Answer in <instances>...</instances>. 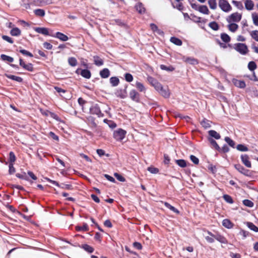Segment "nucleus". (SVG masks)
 <instances>
[{"mask_svg":"<svg viewBox=\"0 0 258 258\" xmlns=\"http://www.w3.org/2000/svg\"><path fill=\"white\" fill-rule=\"evenodd\" d=\"M238 25L236 23H228L227 28L232 33H235L238 29Z\"/></svg>","mask_w":258,"mask_h":258,"instance_id":"nucleus-8","label":"nucleus"},{"mask_svg":"<svg viewBox=\"0 0 258 258\" xmlns=\"http://www.w3.org/2000/svg\"><path fill=\"white\" fill-rule=\"evenodd\" d=\"M148 170L152 174H157L159 172V169L157 168L150 166L148 168Z\"/></svg>","mask_w":258,"mask_h":258,"instance_id":"nucleus-39","label":"nucleus"},{"mask_svg":"<svg viewBox=\"0 0 258 258\" xmlns=\"http://www.w3.org/2000/svg\"><path fill=\"white\" fill-rule=\"evenodd\" d=\"M230 256L231 258H241V255L239 253L231 252L230 253Z\"/></svg>","mask_w":258,"mask_h":258,"instance_id":"nucleus-63","label":"nucleus"},{"mask_svg":"<svg viewBox=\"0 0 258 258\" xmlns=\"http://www.w3.org/2000/svg\"><path fill=\"white\" fill-rule=\"evenodd\" d=\"M225 141L229 144V146L233 147L235 145V143L233 141H232L230 138L229 137H226L225 138Z\"/></svg>","mask_w":258,"mask_h":258,"instance_id":"nucleus-49","label":"nucleus"},{"mask_svg":"<svg viewBox=\"0 0 258 258\" xmlns=\"http://www.w3.org/2000/svg\"><path fill=\"white\" fill-rule=\"evenodd\" d=\"M5 76L8 78L10 79L11 80H13L15 81L18 82H21L22 81V79L21 77H18V76H14V75H9V74H6Z\"/></svg>","mask_w":258,"mask_h":258,"instance_id":"nucleus-20","label":"nucleus"},{"mask_svg":"<svg viewBox=\"0 0 258 258\" xmlns=\"http://www.w3.org/2000/svg\"><path fill=\"white\" fill-rule=\"evenodd\" d=\"M10 34L13 36H18L21 34V30L17 27H14L10 31Z\"/></svg>","mask_w":258,"mask_h":258,"instance_id":"nucleus-18","label":"nucleus"},{"mask_svg":"<svg viewBox=\"0 0 258 258\" xmlns=\"http://www.w3.org/2000/svg\"><path fill=\"white\" fill-rule=\"evenodd\" d=\"M190 159L191 161L194 163L195 164H198L199 163V159L194 155H191L190 156Z\"/></svg>","mask_w":258,"mask_h":258,"instance_id":"nucleus-55","label":"nucleus"},{"mask_svg":"<svg viewBox=\"0 0 258 258\" xmlns=\"http://www.w3.org/2000/svg\"><path fill=\"white\" fill-rule=\"evenodd\" d=\"M147 79L149 83L153 86L157 91H159V89L162 88V85L153 78L149 77Z\"/></svg>","mask_w":258,"mask_h":258,"instance_id":"nucleus-5","label":"nucleus"},{"mask_svg":"<svg viewBox=\"0 0 258 258\" xmlns=\"http://www.w3.org/2000/svg\"><path fill=\"white\" fill-rule=\"evenodd\" d=\"M34 30L37 33L42 34L45 35H49L48 29L44 27H35L34 28Z\"/></svg>","mask_w":258,"mask_h":258,"instance_id":"nucleus-10","label":"nucleus"},{"mask_svg":"<svg viewBox=\"0 0 258 258\" xmlns=\"http://www.w3.org/2000/svg\"><path fill=\"white\" fill-rule=\"evenodd\" d=\"M136 9L139 12V13L142 14L145 12V9L143 7V6L141 4H138L136 6Z\"/></svg>","mask_w":258,"mask_h":258,"instance_id":"nucleus-40","label":"nucleus"},{"mask_svg":"<svg viewBox=\"0 0 258 258\" xmlns=\"http://www.w3.org/2000/svg\"><path fill=\"white\" fill-rule=\"evenodd\" d=\"M35 14L37 16L43 17L45 15V11L42 9H36L34 11Z\"/></svg>","mask_w":258,"mask_h":258,"instance_id":"nucleus-31","label":"nucleus"},{"mask_svg":"<svg viewBox=\"0 0 258 258\" xmlns=\"http://www.w3.org/2000/svg\"><path fill=\"white\" fill-rule=\"evenodd\" d=\"M236 148L238 150L240 151L246 152L248 151L247 147L242 144L238 145L237 146Z\"/></svg>","mask_w":258,"mask_h":258,"instance_id":"nucleus-38","label":"nucleus"},{"mask_svg":"<svg viewBox=\"0 0 258 258\" xmlns=\"http://www.w3.org/2000/svg\"><path fill=\"white\" fill-rule=\"evenodd\" d=\"M209 134L216 139H219L220 138V134L215 131L211 130L209 131Z\"/></svg>","mask_w":258,"mask_h":258,"instance_id":"nucleus-22","label":"nucleus"},{"mask_svg":"<svg viewBox=\"0 0 258 258\" xmlns=\"http://www.w3.org/2000/svg\"><path fill=\"white\" fill-rule=\"evenodd\" d=\"M248 68L250 71H253L256 69V65L254 61H250L248 64Z\"/></svg>","mask_w":258,"mask_h":258,"instance_id":"nucleus-45","label":"nucleus"},{"mask_svg":"<svg viewBox=\"0 0 258 258\" xmlns=\"http://www.w3.org/2000/svg\"><path fill=\"white\" fill-rule=\"evenodd\" d=\"M247 226L250 230L256 232H258V227L254 225L253 223L251 222H247Z\"/></svg>","mask_w":258,"mask_h":258,"instance_id":"nucleus-32","label":"nucleus"},{"mask_svg":"<svg viewBox=\"0 0 258 258\" xmlns=\"http://www.w3.org/2000/svg\"><path fill=\"white\" fill-rule=\"evenodd\" d=\"M208 233H209V234H210L212 237H210V236H206V237H205V238H206V240H207L208 242H210V243H213V242H214V238H213V237H215H215H216V236H214V235L212 233H211V232H208Z\"/></svg>","mask_w":258,"mask_h":258,"instance_id":"nucleus-44","label":"nucleus"},{"mask_svg":"<svg viewBox=\"0 0 258 258\" xmlns=\"http://www.w3.org/2000/svg\"><path fill=\"white\" fill-rule=\"evenodd\" d=\"M241 159L242 163L248 168H250L251 166V163L249 161L248 156L247 155H242Z\"/></svg>","mask_w":258,"mask_h":258,"instance_id":"nucleus-9","label":"nucleus"},{"mask_svg":"<svg viewBox=\"0 0 258 258\" xmlns=\"http://www.w3.org/2000/svg\"><path fill=\"white\" fill-rule=\"evenodd\" d=\"M13 164H9V173L11 174L14 173L15 172V169L14 167Z\"/></svg>","mask_w":258,"mask_h":258,"instance_id":"nucleus-64","label":"nucleus"},{"mask_svg":"<svg viewBox=\"0 0 258 258\" xmlns=\"http://www.w3.org/2000/svg\"><path fill=\"white\" fill-rule=\"evenodd\" d=\"M208 4L212 10H216L217 7L216 0H208Z\"/></svg>","mask_w":258,"mask_h":258,"instance_id":"nucleus-19","label":"nucleus"},{"mask_svg":"<svg viewBox=\"0 0 258 258\" xmlns=\"http://www.w3.org/2000/svg\"><path fill=\"white\" fill-rule=\"evenodd\" d=\"M101 77L103 78H108L110 75V72L108 69H104L100 72Z\"/></svg>","mask_w":258,"mask_h":258,"instance_id":"nucleus-21","label":"nucleus"},{"mask_svg":"<svg viewBox=\"0 0 258 258\" xmlns=\"http://www.w3.org/2000/svg\"><path fill=\"white\" fill-rule=\"evenodd\" d=\"M202 126L205 128H208L210 127V123L208 120H203L201 122Z\"/></svg>","mask_w":258,"mask_h":258,"instance_id":"nucleus-54","label":"nucleus"},{"mask_svg":"<svg viewBox=\"0 0 258 258\" xmlns=\"http://www.w3.org/2000/svg\"><path fill=\"white\" fill-rule=\"evenodd\" d=\"M136 87L140 92H145L146 91V88L144 85L139 82H136Z\"/></svg>","mask_w":258,"mask_h":258,"instance_id":"nucleus-26","label":"nucleus"},{"mask_svg":"<svg viewBox=\"0 0 258 258\" xmlns=\"http://www.w3.org/2000/svg\"><path fill=\"white\" fill-rule=\"evenodd\" d=\"M94 63L97 66H102L103 64V61L102 59H101L98 56H94Z\"/></svg>","mask_w":258,"mask_h":258,"instance_id":"nucleus-30","label":"nucleus"},{"mask_svg":"<svg viewBox=\"0 0 258 258\" xmlns=\"http://www.w3.org/2000/svg\"><path fill=\"white\" fill-rule=\"evenodd\" d=\"M164 205L167 208H168L169 209H170V210L172 211L173 212L175 213H177V214H178L179 213V211L176 209V208H175L174 207H173L172 206L170 205L169 204L167 203H164Z\"/></svg>","mask_w":258,"mask_h":258,"instance_id":"nucleus-36","label":"nucleus"},{"mask_svg":"<svg viewBox=\"0 0 258 258\" xmlns=\"http://www.w3.org/2000/svg\"><path fill=\"white\" fill-rule=\"evenodd\" d=\"M243 204L248 207H252L253 206V203L250 200H244L243 201Z\"/></svg>","mask_w":258,"mask_h":258,"instance_id":"nucleus-46","label":"nucleus"},{"mask_svg":"<svg viewBox=\"0 0 258 258\" xmlns=\"http://www.w3.org/2000/svg\"><path fill=\"white\" fill-rule=\"evenodd\" d=\"M55 37L62 41H67L69 39L67 35L60 32H57L55 34Z\"/></svg>","mask_w":258,"mask_h":258,"instance_id":"nucleus-17","label":"nucleus"},{"mask_svg":"<svg viewBox=\"0 0 258 258\" xmlns=\"http://www.w3.org/2000/svg\"><path fill=\"white\" fill-rule=\"evenodd\" d=\"M170 41L176 45L180 46L182 44L181 41L179 39L176 37H171L170 38Z\"/></svg>","mask_w":258,"mask_h":258,"instance_id":"nucleus-29","label":"nucleus"},{"mask_svg":"<svg viewBox=\"0 0 258 258\" xmlns=\"http://www.w3.org/2000/svg\"><path fill=\"white\" fill-rule=\"evenodd\" d=\"M150 27H151V29L153 31L156 32L158 34H160V35H162L163 34V32L162 31H161L160 30L158 29L157 26L156 25H155L154 24H151Z\"/></svg>","mask_w":258,"mask_h":258,"instance_id":"nucleus-28","label":"nucleus"},{"mask_svg":"<svg viewBox=\"0 0 258 258\" xmlns=\"http://www.w3.org/2000/svg\"><path fill=\"white\" fill-rule=\"evenodd\" d=\"M232 82H233V83L234 84V85L236 87H237L240 88H244L245 87L246 85H245V83L244 81L236 80V79H234V80H233Z\"/></svg>","mask_w":258,"mask_h":258,"instance_id":"nucleus-11","label":"nucleus"},{"mask_svg":"<svg viewBox=\"0 0 258 258\" xmlns=\"http://www.w3.org/2000/svg\"><path fill=\"white\" fill-rule=\"evenodd\" d=\"M125 79L127 82H131L133 80V77L131 74L126 73L125 75Z\"/></svg>","mask_w":258,"mask_h":258,"instance_id":"nucleus-50","label":"nucleus"},{"mask_svg":"<svg viewBox=\"0 0 258 258\" xmlns=\"http://www.w3.org/2000/svg\"><path fill=\"white\" fill-rule=\"evenodd\" d=\"M210 142L211 143V144L216 148V149H218L219 148V146L218 145L217 143H216V142L215 141H214L213 139H209Z\"/></svg>","mask_w":258,"mask_h":258,"instance_id":"nucleus-58","label":"nucleus"},{"mask_svg":"<svg viewBox=\"0 0 258 258\" xmlns=\"http://www.w3.org/2000/svg\"><path fill=\"white\" fill-rule=\"evenodd\" d=\"M185 61L191 64H195L198 63L197 60L196 59L190 57L186 58Z\"/></svg>","mask_w":258,"mask_h":258,"instance_id":"nucleus-41","label":"nucleus"},{"mask_svg":"<svg viewBox=\"0 0 258 258\" xmlns=\"http://www.w3.org/2000/svg\"><path fill=\"white\" fill-rule=\"evenodd\" d=\"M2 38L4 40L7 41V42H9L10 43H13V41L12 39V38L11 37L8 36L3 35L2 36Z\"/></svg>","mask_w":258,"mask_h":258,"instance_id":"nucleus-57","label":"nucleus"},{"mask_svg":"<svg viewBox=\"0 0 258 258\" xmlns=\"http://www.w3.org/2000/svg\"><path fill=\"white\" fill-rule=\"evenodd\" d=\"M114 176L117 178V180H118L120 181L123 182L125 181V179L123 177H122L121 175L115 173L114 174Z\"/></svg>","mask_w":258,"mask_h":258,"instance_id":"nucleus-53","label":"nucleus"},{"mask_svg":"<svg viewBox=\"0 0 258 258\" xmlns=\"http://www.w3.org/2000/svg\"><path fill=\"white\" fill-rule=\"evenodd\" d=\"M210 27L214 30H217L219 29V26L216 22H213L209 24Z\"/></svg>","mask_w":258,"mask_h":258,"instance_id":"nucleus-43","label":"nucleus"},{"mask_svg":"<svg viewBox=\"0 0 258 258\" xmlns=\"http://www.w3.org/2000/svg\"><path fill=\"white\" fill-rule=\"evenodd\" d=\"M234 48L236 51L243 55L246 54L248 51L247 46L244 43H236L234 45Z\"/></svg>","mask_w":258,"mask_h":258,"instance_id":"nucleus-4","label":"nucleus"},{"mask_svg":"<svg viewBox=\"0 0 258 258\" xmlns=\"http://www.w3.org/2000/svg\"><path fill=\"white\" fill-rule=\"evenodd\" d=\"M251 16L253 25L258 27V13L256 12H252Z\"/></svg>","mask_w":258,"mask_h":258,"instance_id":"nucleus-16","label":"nucleus"},{"mask_svg":"<svg viewBox=\"0 0 258 258\" xmlns=\"http://www.w3.org/2000/svg\"><path fill=\"white\" fill-rule=\"evenodd\" d=\"M43 46L45 48L48 50L51 49L52 48V45L50 43L46 42L43 43Z\"/></svg>","mask_w":258,"mask_h":258,"instance_id":"nucleus-61","label":"nucleus"},{"mask_svg":"<svg viewBox=\"0 0 258 258\" xmlns=\"http://www.w3.org/2000/svg\"><path fill=\"white\" fill-rule=\"evenodd\" d=\"M81 74L83 77L87 79H89L91 77L90 72L87 70H82Z\"/></svg>","mask_w":258,"mask_h":258,"instance_id":"nucleus-25","label":"nucleus"},{"mask_svg":"<svg viewBox=\"0 0 258 258\" xmlns=\"http://www.w3.org/2000/svg\"><path fill=\"white\" fill-rule=\"evenodd\" d=\"M242 19V14L236 12L229 15L226 18L227 23H238L241 21Z\"/></svg>","mask_w":258,"mask_h":258,"instance_id":"nucleus-2","label":"nucleus"},{"mask_svg":"<svg viewBox=\"0 0 258 258\" xmlns=\"http://www.w3.org/2000/svg\"><path fill=\"white\" fill-rule=\"evenodd\" d=\"M196 10L204 15H209L210 14V11L208 7L206 5L199 6L197 8H196Z\"/></svg>","mask_w":258,"mask_h":258,"instance_id":"nucleus-6","label":"nucleus"},{"mask_svg":"<svg viewBox=\"0 0 258 258\" xmlns=\"http://www.w3.org/2000/svg\"><path fill=\"white\" fill-rule=\"evenodd\" d=\"M82 247L87 251L90 252V253H91L93 251V248L88 245H87V244H85V245H83L82 246Z\"/></svg>","mask_w":258,"mask_h":258,"instance_id":"nucleus-48","label":"nucleus"},{"mask_svg":"<svg viewBox=\"0 0 258 258\" xmlns=\"http://www.w3.org/2000/svg\"><path fill=\"white\" fill-rule=\"evenodd\" d=\"M245 8L247 11H252L254 9V4L251 0H245L244 2Z\"/></svg>","mask_w":258,"mask_h":258,"instance_id":"nucleus-7","label":"nucleus"},{"mask_svg":"<svg viewBox=\"0 0 258 258\" xmlns=\"http://www.w3.org/2000/svg\"><path fill=\"white\" fill-rule=\"evenodd\" d=\"M20 64L21 66H22L23 68L29 71H33V66L32 64L31 63L29 64H25L23 60L20 59Z\"/></svg>","mask_w":258,"mask_h":258,"instance_id":"nucleus-14","label":"nucleus"},{"mask_svg":"<svg viewBox=\"0 0 258 258\" xmlns=\"http://www.w3.org/2000/svg\"><path fill=\"white\" fill-rule=\"evenodd\" d=\"M119 79L117 77H111L110 79V82L112 86H116L119 83Z\"/></svg>","mask_w":258,"mask_h":258,"instance_id":"nucleus-27","label":"nucleus"},{"mask_svg":"<svg viewBox=\"0 0 258 258\" xmlns=\"http://www.w3.org/2000/svg\"><path fill=\"white\" fill-rule=\"evenodd\" d=\"M250 35L253 39L258 42V30L251 31Z\"/></svg>","mask_w":258,"mask_h":258,"instance_id":"nucleus-23","label":"nucleus"},{"mask_svg":"<svg viewBox=\"0 0 258 258\" xmlns=\"http://www.w3.org/2000/svg\"><path fill=\"white\" fill-rule=\"evenodd\" d=\"M20 51L21 53H22V54H23L24 55H26L29 56L30 57L33 56V55L31 53H30V52H29L26 50L22 49V50H20Z\"/></svg>","mask_w":258,"mask_h":258,"instance_id":"nucleus-59","label":"nucleus"},{"mask_svg":"<svg viewBox=\"0 0 258 258\" xmlns=\"http://www.w3.org/2000/svg\"><path fill=\"white\" fill-rule=\"evenodd\" d=\"M1 57L2 59H3V60L7 61L10 62H13L14 60V59L13 57L8 56V55H6L5 54H2L1 55Z\"/></svg>","mask_w":258,"mask_h":258,"instance_id":"nucleus-33","label":"nucleus"},{"mask_svg":"<svg viewBox=\"0 0 258 258\" xmlns=\"http://www.w3.org/2000/svg\"><path fill=\"white\" fill-rule=\"evenodd\" d=\"M160 68H161V69H162L163 70H166L168 71H172L174 70L173 68L172 67H168L163 64L160 65Z\"/></svg>","mask_w":258,"mask_h":258,"instance_id":"nucleus-51","label":"nucleus"},{"mask_svg":"<svg viewBox=\"0 0 258 258\" xmlns=\"http://www.w3.org/2000/svg\"><path fill=\"white\" fill-rule=\"evenodd\" d=\"M222 225L226 228L231 229L234 226V224L229 219H226L223 220Z\"/></svg>","mask_w":258,"mask_h":258,"instance_id":"nucleus-12","label":"nucleus"},{"mask_svg":"<svg viewBox=\"0 0 258 258\" xmlns=\"http://www.w3.org/2000/svg\"><path fill=\"white\" fill-rule=\"evenodd\" d=\"M49 115H50L51 117L53 118L54 119H56L57 121H60L61 123H63L62 121L60 120L59 118L55 114L52 112H49Z\"/></svg>","mask_w":258,"mask_h":258,"instance_id":"nucleus-60","label":"nucleus"},{"mask_svg":"<svg viewBox=\"0 0 258 258\" xmlns=\"http://www.w3.org/2000/svg\"><path fill=\"white\" fill-rule=\"evenodd\" d=\"M221 38L223 41L225 42H228L230 41V37L228 34L226 33L221 34Z\"/></svg>","mask_w":258,"mask_h":258,"instance_id":"nucleus-34","label":"nucleus"},{"mask_svg":"<svg viewBox=\"0 0 258 258\" xmlns=\"http://www.w3.org/2000/svg\"><path fill=\"white\" fill-rule=\"evenodd\" d=\"M158 91L164 97H168L169 96V92L167 88H164L162 86V88H160L159 91Z\"/></svg>","mask_w":258,"mask_h":258,"instance_id":"nucleus-15","label":"nucleus"},{"mask_svg":"<svg viewBox=\"0 0 258 258\" xmlns=\"http://www.w3.org/2000/svg\"><path fill=\"white\" fill-rule=\"evenodd\" d=\"M49 136L53 139H54L56 141H57L59 140L58 137L57 136H56V135H55V134L54 133L50 132L49 133Z\"/></svg>","mask_w":258,"mask_h":258,"instance_id":"nucleus-62","label":"nucleus"},{"mask_svg":"<svg viewBox=\"0 0 258 258\" xmlns=\"http://www.w3.org/2000/svg\"><path fill=\"white\" fill-rule=\"evenodd\" d=\"M235 167L240 172H241L242 173H244L245 169L240 165H239V164L238 165H235Z\"/></svg>","mask_w":258,"mask_h":258,"instance_id":"nucleus-52","label":"nucleus"},{"mask_svg":"<svg viewBox=\"0 0 258 258\" xmlns=\"http://www.w3.org/2000/svg\"><path fill=\"white\" fill-rule=\"evenodd\" d=\"M215 238L217 240L223 244H227L228 241L223 236L221 235H218L215 237Z\"/></svg>","mask_w":258,"mask_h":258,"instance_id":"nucleus-24","label":"nucleus"},{"mask_svg":"<svg viewBox=\"0 0 258 258\" xmlns=\"http://www.w3.org/2000/svg\"><path fill=\"white\" fill-rule=\"evenodd\" d=\"M9 160H10V164H14V163L16 161L15 155L14 154V153L12 152H11L10 153Z\"/></svg>","mask_w":258,"mask_h":258,"instance_id":"nucleus-42","label":"nucleus"},{"mask_svg":"<svg viewBox=\"0 0 258 258\" xmlns=\"http://www.w3.org/2000/svg\"><path fill=\"white\" fill-rule=\"evenodd\" d=\"M76 229L78 231H88V227L87 224H84L83 226H76Z\"/></svg>","mask_w":258,"mask_h":258,"instance_id":"nucleus-37","label":"nucleus"},{"mask_svg":"<svg viewBox=\"0 0 258 258\" xmlns=\"http://www.w3.org/2000/svg\"><path fill=\"white\" fill-rule=\"evenodd\" d=\"M130 96L131 98L134 101H138L139 100V95L138 93L135 90H132L130 91Z\"/></svg>","mask_w":258,"mask_h":258,"instance_id":"nucleus-13","label":"nucleus"},{"mask_svg":"<svg viewBox=\"0 0 258 258\" xmlns=\"http://www.w3.org/2000/svg\"><path fill=\"white\" fill-rule=\"evenodd\" d=\"M218 6L221 10L225 13L230 12L232 9L227 0H218Z\"/></svg>","mask_w":258,"mask_h":258,"instance_id":"nucleus-1","label":"nucleus"},{"mask_svg":"<svg viewBox=\"0 0 258 258\" xmlns=\"http://www.w3.org/2000/svg\"><path fill=\"white\" fill-rule=\"evenodd\" d=\"M126 134V132L125 130L118 128L114 131L113 137L117 141L120 142L125 138Z\"/></svg>","mask_w":258,"mask_h":258,"instance_id":"nucleus-3","label":"nucleus"},{"mask_svg":"<svg viewBox=\"0 0 258 258\" xmlns=\"http://www.w3.org/2000/svg\"><path fill=\"white\" fill-rule=\"evenodd\" d=\"M68 62H69V64L72 67H75L77 64V59L75 57H73L69 58Z\"/></svg>","mask_w":258,"mask_h":258,"instance_id":"nucleus-35","label":"nucleus"},{"mask_svg":"<svg viewBox=\"0 0 258 258\" xmlns=\"http://www.w3.org/2000/svg\"><path fill=\"white\" fill-rule=\"evenodd\" d=\"M176 163L181 167H184L186 166V162L184 160H177L176 161Z\"/></svg>","mask_w":258,"mask_h":258,"instance_id":"nucleus-47","label":"nucleus"},{"mask_svg":"<svg viewBox=\"0 0 258 258\" xmlns=\"http://www.w3.org/2000/svg\"><path fill=\"white\" fill-rule=\"evenodd\" d=\"M224 199L228 203H232L233 201L231 197H230L228 195H225L223 196Z\"/></svg>","mask_w":258,"mask_h":258,"instance_id":"nucleus-56","label":"nucleus"}]
</instances>
